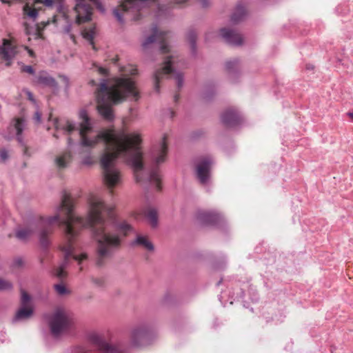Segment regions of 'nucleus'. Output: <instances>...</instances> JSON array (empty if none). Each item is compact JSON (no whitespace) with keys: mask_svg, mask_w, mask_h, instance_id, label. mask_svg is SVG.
I'll return each mask as SVG.
<instances>
[{"mask_svg":"<svg viewBox=\"0 0 353 353\" xmlns=\"http://www.w3.org/2000/svg\"><path fill=\"white\" fill-rule=\"evenodd\" d=\"M30 301V296H29V294L26 292L22 291L21 292V306L28 307V305Z\"/></svg>","mask_w":353,"mask_h":353,"instance_id":"obj_32","label":"nucleus"},{"mask_svg":"<svg viewBox=\"0 0 353 353\" xmlns=\"http://www.w3.org/2000/svg\"><path fill=\"white\" fill-rule=\"evenodd\" d=\"M50 23L49 21L43 23V28L47 26Z\"/></svg>","mask_w":353,"mask_h":353,"instance_id":"obj_52","label":"nucleus"},{"mask_svg":"<svg viewBox=\"0 0 353 353\" xmlns=\"http://www.w3.org/2000/svg\"><path fill=\"white\" fill-rule=\"evenodd\" d=\"M168 113L170 119H172L174 117V112L172 110L169 109L168 110Z\"/></svg>","mask_w":353,"mask_h":353,"instance_id":"obj_49","label":"nucleus"},{"mask_svg":"<svg viewBox=\"0 0 353 353\" xmlns=\"http://www.w3.org/2000/svg\"><path fill=\"white\" fill-rule=\"evenodd\" d=\"M71 159V155L70 153L66 152L63 154L62 155L58 156L55 159V165L59 169L65 168L69 164V162Z\"/></svg>","mask_w":353,"mask_h":353,"instance_id":"obj_24","label":"nucleus"},{"mask_svg":"<svg viewBox=\"0 0 353 353\" xmlns=\"http://www.w3.org/2000/svg\"><path fill=\"white\" fill-rule=\"evenodd\" d=\"M347 114L350 117H351V118L352 119V120H353V110H352V112H348L347 113Z\"/></svg>","mask_w":353,"mask_h":353,"instance_id":"obj_51","label":"nucleus"},{"mask_svg":"<svg viewBox=\"0 0 353 353\" xmlns=\"http://www.w3.org/2000/svg\"><path fill=\"white\" fill-rule=\"evenodd\" d=\"M79 124L68 119L56 120L54 122L57 132L62 131L68 135V144L71 147L77 139L83 147L94 148L98 143L103 146L100 157V165L102 169L103 179L109 189L113 188L121 181V174L116 165L119 157L124 158L132 168L137 182L155 186L161 190V174L159 165L165 162L168 152L167 137L163 135L158 143L154 145L150 154V163L146 165L143 161L141 151V136L138 133H127L124 130H114L105 129L99 131L96 135L90 137L93 123L85 110L79 111Z\"/></svg>","mask_w":353,"mask_h":353,"instance_id":"obj_1","label":"nucleus"},{"mask_svg":"<svg viewBox=\"0 0 353 353\" xmlns=\"http://www.w3.org/2000/svg\"><path fill=\"white\" fill-rule=\"evenodd\" d=\"M122 77H117L110 86L106 80L102 79L96 91L97 110L99 113L107 121L114 119L112 105L122 102L129 98L137 101L139 92L134 82L128 77L137 73V69L134 65H129L121 70Z\"/></svg>","mask_w":353,"mask_h":353,"instance_id":"obj_4","label":"nucleus"},{"mask_svg":"<svg viewBox=\"0 0 353 353\" xmlns=\"http://www.w3.org/2000/svg\"><path fill=\"white\" fill-rule=\"evenodd\" d=\"M12 283L6 279H0V291H8L12 289Z\"/></svg>","mask_w":353,"mask_h":353,"instance_id":"obj_28","label":"nucleus"},{"mask_svg":"<svg viewBox=\"0 0 353 353\" xmlns=\"http://www.w3.org/2000/svg\"><path fill=\"white\" fill-rule=\"evenodd\" d=\"M54 137L57 138V137H58L57 134V133H55V134H54Z\"/></svg>","mask_w":353,"mask_h":353,"instance_id":"obj_57","label":"nucleus"},{"mask_svg":"<svg viewBox=\"0 0 353 353\" xmlns=\"http://www.w3.org/2000/svg\"><path fill=\"white\" fill-rule=\"evenodd\" d=\"M72 324L70 314L63 309H57L49 319L51 334L57 337L67 332Z\"/></svg>","mask_w":353,"mask_h":353,"instance_id":"obj_6","label":"nucleus"},{"mask_svg":"<svg viewBox=\"0 0 353 353\" xmlns=\"http://www.w3.org/2000/svg\"><path fill=\"white\" fill-rule=\"evenodd\" d=\"M178 98H179V96L178 95H175L174 96V101H176L178 100Z\"/></svg>","mask_w":353,"mask_h":353,"instance_id":"obj_54","label":"nucleus"},{"mask_svg":"<svg viewBox=\"0 0 353 353\" xmlns=\"http://www.w3.org/2000/svg\"><path fill=\"white\" fill-rule=\"evenodd\" d=\"M24 264V262H23V260L22 258L21 257H17L16 258L14 261H13V263H12V265L14 267V268H21L23 265Z\"/></svg>","mask_w":353,"mask_h":353,"instance_id":"obj_37","label":"nucleus"},{"mask_svg":"<svg viewBox=\"0 0 353 353\" xmlns=\"http://www.w3.org/2000/svg\"><path fill=\"white\" fill-rule=\"evenodd\" d=\"M154 336V328L147 322L135 325L130 332V341L134 346H143L150 343Z\"/></svg>","mask_w":353,"mask_h":353,"instance_id":"obj_7","label":"nucleus"},{"mask_svg":"<svg viewBox=\"0 0 353 353\" xmlns=\"http://www.w3.org/2000/svg\"><path fill=\"white\" fill-rule=\"evenodd\" d=\"M33 310L30 307L21 306L17 312L12 321L16 323L28 319L32 314Z\"/></svg>","mask_w":353,"mask_h":353,"instance_id":"obj_19","label":"nucleus"},{"mask_svg":"<svg viewBox=\"0 0 353 353\" xmlns=\"http://www.w3.org/2000/svg\"><path fill=\"white\" fill-rule=\"evenodd\" d=\"M74 10L77 13L76 22L78 24L91 19L92 8L85 2V0H77Z\"/></svg>","mask_w":353,"mask_h":353,"instance_id":"obj_12","label":"nucleus"},{"mask_svg":"<svg viewBox=\"0 0 353 353\" xmlns=\"http://www.w3.org/2000/svg\"><path fill=\"white\" fill-rule=\"evenodd\" d=\"M33 6H35L33 5ZM23 14L32 21H35L39 15V9L26 3L23 8Z\"/></svg>","mask_w":353,"mask_h":353,"instance_id":"obj_23","label":"nucleus"},{"mask_svg":"<svg viewBox=\"0 0 353 353\" xmlns=\"http://www.w3.org/2000/svg\"><path fill=\"white\" fill-rule=\"evenodd\" d=\"M23 92L26 94V96L28 97V99L31 102H32L33 103H36L35 99L34 98V96H33L32 93L30 90H28L27 89H24L23 90Z\"/></svg>","mask_w":353,"mask_h":353,"instance_id":"obj_41","label":"nucleus"},{"mask_svg":"<svg viewBox=\"0 0 353 353\" xmlns=\"http://www.w3.org/2000/svg\"><path fill=\"white\" fill-rule=\"evenodd\" d=\"M196 39L197 34L195 30L191 29L187 34V39L190 43L192 54L196 55Z\"/></svg>","mask_w":353,"mask_h":353,"instance_id":"obj_25","label":"nucleus"},{"mask_svg":"<svg viewBox=\"0 0 353 353\" xmlns=\"http://www.w3.org/2000/svg\"><path fill=\"white\" fill-rule=\"evenodd\" d=\"M214 94V89L211 87H206L203 97L205 99H209Z\"/></svg>","mask_w":353,"mask_h":353,"instance_id":"obj_36","label":"nucleus"},{"mask_svg":"<svg viewBox=\"0 0 353 353\" xmlns=\"http://www.w3.org/2000/svg\"><path fill=\"white\" fill-rule=\"evenodd\" d=\"M95 34V28L92 27L88 29H84L82 31V35L84 39L90 42L94 46L93 39Z\"/></svg>","mask_w":353,"mask_h":353,"instance_id":"obj_27","label":"nucleus"},{"mask_svg":"<svg viewBox=\"0 0 353 353\" xmlns=\"http://www.w3.org/2000/svg\"><path fill=\"white\" fill-rule=\"evenodd\" d=\"M35 37H36L37 39H39V38H41V33H40V32H39V30H37V32H36V33H35Z\"/></svg>","mask_w":353,"mask_h":353,"instance_id":"obj_50","label":"nucleus"},{"mask_svg":"<svg viewBox=\"0 0 353 353\" xmlns=\"http://www.w3.org/2000/svg\"><path fill=\"white\" fill-rule=\"evenodd\" d=\"M71 353H92V352L85 346L77 345L72 349Z\"/></svg>","mask_w":353,"mask_h":353,"instance_id":"obj_31","label":"nucleus"},{"mask_svg":"<svg viewBox=\"0 0 353 353\" xmlns=\"http://www.w3.org/2000/svg\"><path fill=\"white\" fill-rule=\"evenodd\" d=\"M188 0H170L166 4L159 5L158 8V15L161 16L168 10L181 7Z\"/></svg>","mask_w":353,"mask_h":353,"instance_id":"obj_20","label":"nucleus"},{"mask_svg":"<svg viewBox=\"0 0 353 353\" xmlns=\"http://www.w3.org/2000/svg\"><path fill=\"white\" fill-rule=\"evenodd\" d=\"M0 1H1L2 3H7V1H6V0H0Z\"/></svg>","mask_w":353,"mask_h":353,"instance_id":"obj_55","label":"nucleus"},{"mask_svg":"<svg viewBox=\"0 0 353 353\" xmlns=\"http://www.w3.org/2000/svg\"><path fill=\"white\" fill-rule=\"evenodd\" d=\"M221 298H222V296H220V297H219L220 301H221Z\"/></svg>","mask_w":353,"mask_h":353,"instance_id":"obj_58","label":"nucleus"},{"mask_svg":"<svg viewBox=\"0 0 353 353\" xmlns=\"http://www.w3.org/2000/svg\"><path fill=\"white\" fill-rule=\"evenodd\" d=\"M212 159L210 157L201 158L196 165V176L202 184H206L210 179Z\"/></svg>","mask_w":353,"mask_h":353,"instance_id":"obj_11","label":"nucleus"},{"mask_svg":"<svg viewBox=\"0 0 353 353\" xmlns=\"http://www.w3.org/2000/svg\"><path fill=\"white\" fill-rule=\"evenodd\" d=\"M132 246H140L148 251L154 250V245L145 236L139 234L136 239L131 243Z\"/></svg>","mask_w":353,"mask_h":353,"instance_id":"obj_18","label":"nucleus"},{"mask_svg":"<svg viewBox=\"0 0 353 353\" xmlns=\"http://www.w3.org/2000/svg\"><path fill=\"white\" fill-rule=\"evenodd\" d=\"M92 283L97 287H102L104 285V279L102 277H92Z\"/></svg>","mask_w":353,"mask_h":353,"instance_id":"obj_35","label":"nucleus"},{"mask_svg":"<svg viewBox=\"0 0 353 353\" xmlns=\"http://www.w3.org/2000/svg\"><path fill=\"white\" fill-rule=\"evenodd\" d=\"M97 71L101 74L105 75L107 74V70L105 68H102V67H97Z\"/></svg>","mask_w":353,"mask_h":353,"instance_id":"obj_45","label":"nucleus"},{"mask_svg":"<svg viewBox=\"0 0 353 353\" xmlns=\"http://www.w3.org/2000/svg\"><path fill=\"white\" fill-rule=\"evenodd\" d=\"M25 121L22 119H13L10 125L8 128V133H5L3 134L4 137L7 139H12L14 137H17L18 142L23 146V154L24 155L29 156L30 154L28 152V148L25 145V143L23 141L21 133L25 128Z\"/></svg>","mask_w":353,"mask_h":353,"instance_id":"obj_9","label":"nucleus"},{"mask_svg":"<svg viewBox=\"0 0 353 353\" xmlns=\"http://www.w3.org/2000/svg\"><path fill=\"white\" fill-rule=\"evenodd\" d=\"M114 210L113 203H107L97 196L90 199L85 219L77 216L74 212L72 214L70 207H65L66 214L69 216L63 221V223L68 236H72V227H74L76 237L81 229L90 228L92 237L97 243L96 263L99 266L102 265L104 259L110 257L114 250L119 248L121 240L116 232H123L125 236L132 230L125 221L117 222Z\"/></svg>","mask_w":353,"mask_h":353,"instance_id":"obj_2","label":"nucleus"},{"mask_svg":"<svg viewBox=\"0 0 353 353\" xmlns=\"http://www.w3.org/2000/svg\"><path fill=\"white\" fill-rule=\"evenodd\" d=\"M90 83H91L92 85H94V84L95 83H94V81H93V80H92V81H90Z\"/></svg>","mask_w":353,"mask_h":353,"instance_id":"obj_56","label":"nucleus"},{"mask_svg":"<svg viewBox=\"0 0 353 353\" xmlns=\"http://www.w3.org/2000/svg\"><path fill=\"white\" fill-rule=\"evenodd\" d=\"M63 18L65 19V21L68 23L67 25L63 28V32L65 34H70L71 29H72V23L68 21L67 16H66V17H63Z\"/></svg>","mask_w":353,"mask_h":353,"instance_id":"obj_42","label":"nucleus"},{"mask_svg":"<svg viewBox=\"0 0 353 353\" xmlns=\"http://www.w3.org/2000/svg\"><path fill=\"white\" fill-rule=\"evenodd\" d=\"M21 70L24 72L29 73L31 74H34V70L31 65H23Z\"/></svg>","mask_w":353,"mask_h":353,"instance_id":"obj_40","label":"nucleus"},{"mask_svg":"<svg viewBox=\"0 0 353 353\" xmlns=\"http://www.w3.org/2000/svg\"><path fill=\"white\" fill-rule=\"evenodd\" d=\"M57 6V10L60 14H61L63 17H66V14L65 12V8L63 4L64 0H54Z\"/></svg>","mask_w":353,"mask_h":353,"instance_id":"obj_29","label":"nucleus"},{"mask_svg":"<svg viewBox=\"0 0 353 353\" xmlns=\"http://www.w3.org/2000/svg\"><path fill=\"white\" fill-rule=\"evenodd\" d=\"M25 49L28 51V53L30 57H34V53L32 50L30 49L27 46L25 47Z\"/></svg>","mask_w":353,"mask_h":353,"instance_id":"obj_46","label":"nucleus"},{"mask_svg":"<svg viewBox=\"0 0 353 353\" xmlns=\"http://www.w3.org/2000/svg\"><path fill=\"white\" fill-rule=\"evenodd\" d=\"M176 57L174 54L169 55L165 58L163 65L157 70L154 74V89L157 92L159 91V81L164 76L170 75L176 81L178 88H181L183 84V74L175 70Z\"/></svg>","mask_w":353,"mask_h":353,"instance_id":"obj_5","label":"nucleus"},{"mask_svg":"<svg viewBox=\"0 0 353 353\" xmlns=\"http://www.w3.org/2000/svg\"><path fill=\"white\" fill-rule=\"evenodd\" d=\"M95 160L94 157L91 155H87L82 159V164L85 165H92L94 163Z\"/></svg>","mask_w":353,"mask_h":353,"instance_id":"obj_33","label":"nucleus"},{"mask_svg":"<svg viewBox=\"0 0 353 353\" xmlns=\"http://www.w3.org/2000/svg\"><path fill=\"white\" fill-rule=\"evenodd\" d=\"M8 152L6 149L0 150V161L4 162L8 159Z\"/></svg>","mask_w":353,"mask_h":353,"instance_id":"obj_39","label":"nucleus"},{"mask_svg":"<svg viewBox=\"0 0 353 353\" xmlns=\"http://www.w3.org/2000/svg\"><path fill=\"white\" fill-rule=\"evenodd\" d=\"M37 3H43L47 7H52L55 2L54 0H34V6Z\"/></svg>","mask_w":353,"mask_h":353,"instance_id":"obj_34","label":"nucleus"},{"mask_svg":"<svg viewBox=\"0 0 353 353\" xmlns=\"http://www.w3.org/2000/svg\"><path fill=\"white\" fill-rule=\"evenodd\" d=\"M109 193H110V196L112 197L113 196V191H112V190H110Z\"/></svg>","mask_w":353,"mask_h":353,"instance_id":"obj_53","label":"nucleus"},{"mask_svg":"<svg viewBox=\"0 0 353 353\" xmlns=\"http://www.w3.org/2000/svg\"><path fill=\"white\" fill-rule=\"evenodd\" d=\"M170 32H160L159 33L157 26L152 28V34L148 37L142 43L143 49L146 50L148 46L153 43L157 39L160 43V50L161 53L165 54L170 52V46L168 44L166 39L169 38Z\"/></svg>","mask_w":353,"mask_h":353,"instance_id":"obj_10","label":"nucleus"},{"mask_svg":"<svg viewBox=\"0 0 353 353\" xmlns=\"http://www.w3.org/2000/svg\"><path fill=\"white\" fill-rule=\"evenodd\" d=\"M34 120L37 122V123H40L41 122V113L39 112V111H37L35 113H34Z\"/></svg>","mask_w":353,"mask_h":353,"instance_id":"obj_44","label":"nucleus"},{"mask_svg":"<svg viewBox=\"0 0 353 353\" xmlns=\"http://www.w3.org/2000/svg\"><path fill=\"white\" fill-rule=\"evenodd\" d=\"M201 4L202 7L207 8L209 6L210 3L208 0H201Z\"/></svg>","mask_w":353,"mask_h":353,"instance_id":"obj_47","label":"nucleus"},{"mask_svg":"<svg viewBox=\"0 0 353 353\" xmlns=\"http://www.w3.org/2000/svg\"><path fill=\"white\" fill-rule=\"evenodd\" d=\"M89 341L94 345L98 353H125L120 344L106 341L100 334L93 332L88 336Z\"/></svg>","mask_w":353,"mask_h":353,"instance_id":"obj_8","label":"nucleus"},{"mask_svg":"<svg viewBox=\"0 0 353 353\" xmlns=\"http://www.w3.org/2000/svg\"><path fill=\"white\" fill-rule=\"evenodd\" d=\"M239 65V60L238 59H233L232 60L226 61L225 66L228 72L230 74H233L237 72Z\"/></svg>","mask_w":353,"mask_h":353,"instance_id":"obj_26","label":"nucleus"},{"mask_svg":"<svg viewBox=\"0 0 353 353\" xmlns=\"http://www.w3.org/2000/svg\"><path fill=\"white\" fill-rule=\"evenodd\" d=\"M17 48L8 40H4L0 46V61H6V65H10L17 54Z\"/></svg>","mask_w":353,"mask_h":353,"instance_id":"obj_14","label":"nucleus"},{"mask_svg":"<svg viewBox=\"0 0 353 353\" xmlns=\"http://www.w3.org/2000/svg\"><path fill=\"white\" fill-rule=\"evenodd\" d=\"M55 291L59 295H65L69 292L68 290L62 283L55 284L54 285Z\"/></svg>","mask_w":353,"mask_h":353,"instance_id":"obj_30","label":"nucleus"},{"mask_svg":"<svg viewBox=\"0 0 353 353\" xmlns=\"http://www.w3.org/2000/svg\"><path fill=\"white\" fill-rule=\"evenodd\" d=\"M243 296H244V292L242 291L241 290H240L239 292H238L236 294V297L235 299H234V300H235L238 297L242 298V297H243Z\"/></svg>","mask_w":353,"mask_h":353,"instance_id":"obj_48","label":"nucleus"},{"mask_svg":"<svg viewBox=\"0 0 353 353\" xmlns=\"http://www.w3.org/2000/svg\"><path fill=\"white\" fill-rule=\"evenodd\" d=\"M145 216H146L148 222L152 228H155L158 225V215L157 211L154 208H148L145 212Z\"/></svg>","mask_w":353,"mask_h":353,"instance_id":"obj_22","label":"nucleus"},{"mask_svg":"<svg viewBox=\"0 0 353 353\" xmlns=\"http://www.w3.org/2000/svg\"><path fill=\"white\" fill-rule=\"evenodd\" d=\"M196 217L202 224L206 225H219L223 221L221 215L214 211H199Z\"/></svg>","mask_w":353,"mask_h":353,"instance_id":"obj_13","label":"nucleus"},{"mask_svg":"<svg viewBox=\"0 0 353 353\" xmlns=\"http://www.w3.org/2000/svg\"><path fill=\"white\" fill-rule=\"evenodd\" d=\"M34 82L38 85L50 88L54 92H58V84L55 79L46 71H40L36 76Z\"/></svg>","mask_w":353,"mask_h":353,"instance_id":"obj_15","label":"nucleus"},{"mask_svg":"<svg viewBox=\"0 0 353 353\" xmlns=\"http://www.w3.org/2000/svg\"><path fill=\"white\" fill-rule=\"evenodd\" d=\"M241 116L234 108L226 110L221 115L223 123L228 127H234L241 121Z\"/></svg>","mask_w":353,"mask_h":353,"instance_id":"obj_16","label":"nucleus"},{"mask_svg":"<svg viewBox=\"0 0 353 353\" xmlns=\"http://www.w3.org/2000/svg\"><path fill=\"white\" fill-rule=\"evenodd\" d=\"M59 78L64 83L65 88L67 89L69 86V79L65 75H59Z\"/></svg>","mask_w":353,"mask_h":353,"instance_id":"obj_43","label":"nucleus"},{"mask_svg":"<svg viewBox=\"0 0 353 353\" xmlns=\"http://www.w3.org/2000/svg\"><path fill=\"white\" fill-rule=\"evenodd\" d=\"M66 205L70 207L71 214H74L73 201L69 195L64 194L61 203L56 208V214L54 216L47 218L40 217L38 220L31 221L27 225L19 228L16 232L17 238L21 241L27 240L34 232H37L41 246L47 248L50 244L49 235L52 232L53 225L59 223V225L63 226L65 243L61 246V250L64 255V261L54 270V275L59 279H63L66 276L65 269L70 257H72L79 263L88 258L85 253L79 254L75 252L74 242L76 239V231L74 227H72V236L69 237L67 235L65 225L63 223V221L68 219V216L65 212Z\"/></svg>","mask_w":353,"mask_h":353,"instance_id":"obj_3","label":"nucleus"},{"mask_svg":"<svg viewBox=\"0 0 353 353\" xmlns=\"http://www.w3.org/2000/svg\"><path fill=\"white\" fill-rule=\"evenodd\" d=\"M220 34L225 41L230 45L240 46L243 43L242 36L233 29L222 28L220 30Z\"/></svg>","mask_w":353,"mask_h":353,"instance_id":"obj_17","label":"nucleus"},{"mask_svg":"<svg viewBox=\"0 0 353 353\" xmlns=\"http://www.w3.org/2000/svg\"><path fill=\"white\" fill-rule=\"evenodd\" d=\"M247 14L245 8L241 4H238L232 12L230 21L232 23H238L243 21Z\"/></svg>","mask_w":353,"mask_h":353,"instance_id":"obj_21","label":"nucleus"},{"mask_svg":"<svg viewBox=\"0 0 353 353\" xmlns=\"http://www.w3.org/2000/svg\"><path fill=\"white\" fill-rule=\"evenodd\" d=\"M92 1L101 12H105V8L102 4L101 0H90Z\"/></svg>","mask_w":353,"mask_h":353,"instance_id":"obj_38","label":"nucleus"}]
</instances>
